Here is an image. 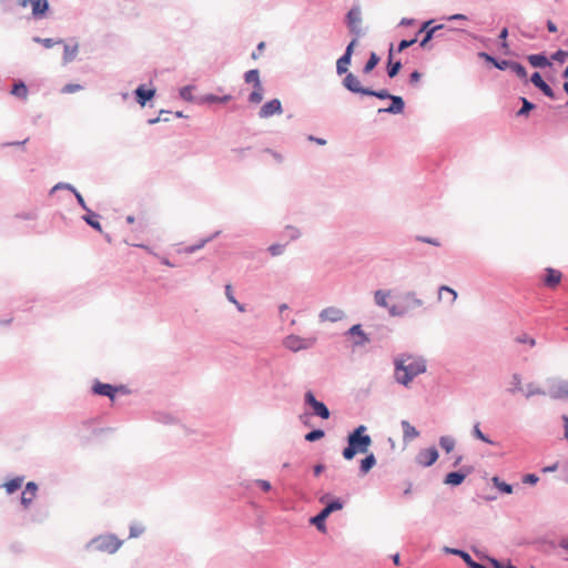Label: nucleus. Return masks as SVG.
Returning a JSON list of instances; mask_svg holds the SVG:
<instances>
[{
  "instance_id": "23",
  "label": "nucleus",
  "mask_w": 568,
  "mask_h": 568,
  "mask_svg": "<svg viewBox=\"0 0 568 568\" xmlns=\"http://www.w3.org/2000/svg\"><path fill=\"white\" fill-rule=\"evenodd\" d=\"M429 26V22H426L424 23L423 28L418 31V34L419 33H423L425 32V37L423 38V40L420 41V47L422 48H426L427 43L430 41V39L433 38L434 33L442 29L443 27L442 26H436L429 30H426L427 27Z\"/></svg>"
},
{
  "instance_id": "21",
  "label": "nucleus",
  "mask_w": 568,
  "mask_h": 568,
  "mask_svg": "<svg viewBox=\"0 0 568 568\" xmlns=\"http://www.w3.org/2000/svg\"><path fill=\"white\" fill-rule=\"evenodd\" d=\"M390 100H392V105L386 109H383L382 111L393 113V114L402 113L404 110L403 99L400 97L393 95V97H390Z\"/></svg>"
},
{
  "instance_id": "16",
  "label": "nucleus",
  "mask_w": 568,
  "mask_h": 568,
  "mask_svg": "<svg viewBox=\"0 0 568 568\" xmlns=\"http://www.w3.org/2000/svg\"><path fill=\"white\" fill-rule=\"evenodd\" d=\"M38 491V487L34 483L30 481L27 484L22 496H21V503L24 507H28L32 500L34 499Z\"/></svg>"
},
{
  "instance_id": "46",
  "label": "nucleus",
  "mask_w": 568,
  "mask_h": 568,
  "mask_svg": "<svg viewBox=\"0 0 568 568\" xmlns=\"http://www.w3.org/2000/svg\"><path fill=\"white\" fill-rule=\"evenodd\" d=\"M34 41L41 43L44 48H48V49L52 48L55 44H60L63 42L62 40L54 41L53 39H50V38H47V39L34 38Z\"/></svg>"
},
{
  "instance_id": "32",
  "label": "nucleus",
  "mask_w": 568,
  "mask_h": 568,
  "mask_svg": "<svg viewBox=\"0 0 568 568\" xmlns=\"http://www.w3.org/2000/svg\"><path fill=\"white\" fill-rule=\"evenodd\" d=\"M376 464V459L373 454H369L361 462V470L363 474H367Z\"/></svg>"
},
{
  "instance_id": "54",
  "label": "nucleus",
  "mask_w": 568,
  "mask_h": 568,
  "mask_svg": "<svg viewBox=\"0 0 568 568\" xmlns=\"http://www.w3.org/2000/svg\"><path fill=\"white\" fill-rule=\"evenodd\" d=\"M366 95H374V97H377L379 99H390V97H393L386 90H381V91H373L372 90V93H366Z\"/></svg>"
},
{
  "instance_id": "31",
  "label": "nucleus",
  "mask_w": 568,
  "mask_h": 568,
  "mask_svg": "<svg viewBox=\"0 0 568 568\" xmlns=\"http://www.w3.org/2000/svg\"><path fill=\"white\" fill-rule=\"evenodd\" d=\"M328 516L329 515L324 509H322V511L317 516H315L311 519V523L314 524L318 530L325 531L324 521Z\"/></svg>"
},
{
  "instance_id": "63",
  "label": "nucleus",
  "mask_w": 568,
  "mask_h": 568,
  "mask_svg": "<svg viewBox=\"0 0 568 568\" xmlns=\"http://www.w3.org/2000/svg\"><path fill=\"white\" fill-rule=\"evenodd\" d=\"M420 77H422V74H420L418 71H414V72L410 74V77H409V81H410V83H413V84L418 83V82H419V80H420Z\"/></svg>"
},
{
  "instance_id": "48",
  "label": "nucleus",
  "mask_w": 568,
  "mask_h": 568,
  "mask_svg": "<svg viewBox=\"0 0 568 568\" xmlns=\"http://www.w3.org/2000/svg\"><path fill=\"white\" fill-rule=\"evenodd\" d=\"M82 90V87L80 84H73V83H69V84H65L62 89H61V92L62 93H65V94H70V93H74V92H78Z\"/></svg>"
},
{
  "instance_id": "44",
  "label": "nucleus",
  "mask_w": 568,
  "mask_h": 568,
  "mask_svg": "<svg viewBox=\"0 0 568 568\" xmlns=\"http://www.w3.org/2000/svg\"><path fill=\"white\" fill-rule=\"evenodd\" d=\"M205 100L207 102H212V103H227L229 101L232 100V97L231 95L217 97V95L210 94L205 98Z\"/></svg>"
},
{
  "instance_id": "26",
  "label": "nucleus",
  "mask_w": 568,
  "mask_h": 568,
  "mask_svg": "<svg viewBox=\"0 0 568 568\" xmlns=\"http://www.w3.org/2000/svg\"><path fill=\"white\" fill-rule=\"evenodd\" d=\"M465 477H466L465 474L453 471V473H449V474L446 475L444 481L447 485L457 486V485H460L464 481Z\"/></svg>"
},
{
  "instance_id": "1",
  "label": "nucleus",
  "mask_w": 568,
  "mask_h": 568,
  "mask_svg": "<svg viewBox=\"0 0 568 568\" xmlns=\"http://www.w3.org/2000/svg\"><path fill=\"white\" fill-rule=\"evenodd\" d=\"M389 292L378 290L374 294L375 303L381 307H387L392 316H403L409 311L423 306V301L419 300L414 292H408L399 297V303L388 306L387 298Z\"/></svg>"
},
{
  "instance_id": "17",
  "label": "nucleus",
  "mask_w": 568,
  "mask_h": 568,
  "mask_svg": "<svg viewBox=\"0 0 568 568\" xmlns=\"http://www.w3.org/2000/svg\"><path fill=\"white\" fill-rule=\"evenodd\" d=\"M530 80L534 83V85H536L538 89H540L544 92L545 95H547L551 99L555 98L552 89L542 80L541 75L538 72H535L531 75Z\"/></svg>"
},
{
  "instance_id": "47",
  "label": "nucleus",
  "mask_w": 568,
  "mask_h": 568,
  "mask_svg": "<svg viewBox=\"0 0 568 568\" xmlns=\"http://www.w3.org/2000/svg\"><path fill=\"white\" fill-rule=\"evenodd\" d=\"M343 508V503L341 500H334L323 508L328 515L335 510H341Z\"/></svg>"
},
{
  "instance_id": "4",
  "label": "nucleus",
  "mask_w": 568,
  "mask_h": 568,
  "mask_svg": "<svg viewBox=\"0 0 568 568\" xmlns=\"http://www.w3.org/2000/svg\"><path fill=\"white\" fill-rule=\"evenodd\" d=\"M316 342V338L315 337H310V338H302L297 335H288L287 337H285L283 344L286 348L293 351V352H298L301 349H306L311 346H313Z\"/></svg>"
},
{
  "instance_id": "55",
  "label": "nucleus",
  "mask_w": 568,
  "mask_h": 568,
  "mask_svg": "<svg viewBox=\"0 0 568 568\" xmlns=\"http://www.w3.org/2000/svg\"><path fill=\"white\" fill-rule=\"evenodd\" d=\"M538 477L535 474H527L523 477V483L535 485L538 481Z\"/></svg>"
},
{
  "instance_id": "56",
  "label": "nucleus",
  "mask_w": 568,
  "mask_h": 568,
  "mask_svg": "<svg viewBox=\"0 0 568 568\" xmlns=\"http://www.w3.org/2000/svg\"><path fill=\"white\" fill-rule=\"evenodd\" d=\"M357 43V38L355 37L347 45L346 50H345V55H348L349 58H352L353 53H354V48Z\"/></svg>"
},
{
  "instance_id": "39",
  "label": "nucleus",
  "mask_w": 568,
  "mask_h": 568,
  "mask_svg": "<svg viewBox=\"0 0 568 568\" xmlns=\"http://www.w3.org/2000/svg\"><path fill=\"white\" fill-rule=\"evenodd\" d=\"M22 478L17 477L6 483L4 487L9 494H12L22 486Z\"/></svg>"
},
{
  "instance_id": "41",
  "label": "nucleus",
  "mask_w": 568,
  "mask_h": 568,
  "mask_svg": "<svg viewBox=\"0 0 568 568\" xmlns=\"http://www.w3.org/2000/svg\"><path fill=\"white\" fill-rule=\"evenodd\" d=\"M225 294H226V297L230 302H232L233 304L236 305V307L239 308V311L243 312L244 311V307L243 305H241L234 297L233 295V291H232V286L230 284H227L225 286Z\"/></svg>"
},
{
  "instance_id": "5",
  "label": "nucleus",
  "mask_w": 568,
  "mask_h": 568,
  "mask_svg": "<svg viewBox=\"0 0 568 568\" xmlns=\"http://www.w3.org/2000/svg\"><path fill=\"white\" fill-rule=\"evenodd\" d=\"M437 459L438 452L435 447L420 449L415 457L416 464L422 467H429L435 464Z\"/></svg>"
},
{
  "instance_id": "24",
  "label": "nucleus",
  "mask_w": 568,
  "mask_h": 568,
  "mask_svg": "<svg viewBox=\"0 0 568 568\" xmlns=\"http://www.w3.org/2000/svg\"><path fill=\"white\" fill-rule=\"evenodd\" d=\"M78 49H79L78 43L65 44L64 45V53H63V62L64 63L71 62L77 57Z\"/></svg>"
},
{
  "instance_id": "8",
  "label": "nucleus",
  "mask_w": 568,
  "mask_h": 568,
  "mask_svg": "<svg viewBox=\"0 0 568 568\" xmlns=\"http://www.w3.org/2000/svg\"><path fill=\"white\" fill-rule=\"evenodd\" d=\"M305 402L308 404L312 408L315 415L320 416L323 419L329 418V410L325 406L324 403L318 402L312 392H307L305 394Z\"/></svg>"
},
{
  "instance_id": "3",
  "label": "nucleus",
  "mask_w": 568,
  "mask_h": 568,
  "mask_svg": "<svg viewBox=\"0 0 568 568\" xmlns=\"http://www.w3.org/2000/svg\"><path fill=\"white\" fill-rule=\"evenodd\" d=\"M366 427L364 425L358 426L353 433L348 435V446L343 450V457L351 460L356 454L367 453L372 445V438L365 434Z\"/></svg>"
},
{
  "instance_id": "11",
  "label": "nucleus",
  "mask_w": 568,
  "mask_h": 568,
  "mask_svg": "<svg viewBox=\"0 0 568 568\" xmlns=\"http://www.w3.org/2000/svg\"><path fill=\"white\" fill-rule=\"evenodd\" d=\"M28 4H30L32 7V14L36 18H42L49 8L48 0H21L20 1V6H22V7H26Z\"/></svg>"
},
{
  "instance_id": "13",
  "label": "nucleus",
  "mask_w": 568,
  "mask_h": 568,
  "mask_svg": "<svg viewBox=\"0 0 568 568\" xmlns=\"http://www.w3.org/2000/svg\"><path fill=\"white\" fill-rule=\"evenodd\" d=\"M344 317V312L337 307H327L320 314L322 321L337 322Z\"/></svg>"
},
{
  "instance_id": "28",
  "label": "nucleus",
  "mask_w": 568,
  "mask_h": 568,
  "mask_svg": "<svg viewBox=\"0 0 568 568\" xmlns=\"http://www.w3.org/2000/svg\"><path fill=\"white\" fill-rule=\"evenodd\" d=\"M11 94L26 100L28 98V88L23 82L14 83L11 90Z\"/></svg>"
},
{
  "instance_id": "58",
  "label": "nucleus",
  "mask_w": 568,
  "mask_h": 568,
  "mask_svg": "<svg viewBox=\"0 0 568 568\" xmlns=\"http://www.w3.org/2000/svg\"><path fill=\"white\" fill-rule=\"evenodd\" d=\"M268 251L272 255H280L283 252V246L278 244L271 245Z\"/></svg>"
},
{
  "instance_id": "60",
  "label": "nucleus",
  "mask_w": 568,
  "mask_h": 568,
  "mask_svg": "<svg viewBox=\"0 0 568 568\" xmlns=\"http://www.w3.org/2000/svg\"><path fill=\"white\" fill-rule=\"evenodd\" d=\"M256 484L264 490L268 491L271 489V484L267 480L258 479L256 480Z\"/></svg>"
},
{
  "instance_id": "37",
  "label": "nucleus",
  "mask_w": 568,
  "mask_h": 568,
  "mask_svg": "<svg viewBox=\"0 0 568 568\" xmlns=\"http://www.w3.org/2000/svg\"><path fill=\"white\" fill-rule=\"evenodd\" d=\"M509 392L516 393V392H524V387L521 385V378L518 374H514L510 382V387L508 388Z\"/></svg>"
},
{
  "instance_id": "7",
  "label": "nucleus",
  "mask_w": 568,
  "mask_h": 568,
  "mask_svg": "<svg viewBox=\"0 0 568 568\" xmlns=\"http://www.w3.org/2000/svg\"><path fill=\"white\" fill-rule=\"evenodd\" d=\"M94 542L98 549L109 554H114L121 547V541L114 536L99 537Z\"/></svg>"
},
{
  "instance_id": "10",
  "label": "nucleus",
  "mask_w": 568,
  "mask_h": 568,
  "mask_svg": "<svg viewBox=\"0 0 568 568\" xmlns=\"http://www.w3.org/2000/svg\"><path fill=\"white\" fill-rule=\"evenodd\" d=\"M343 84L347 90L354 93H361L364 95H366V93H372V90L365 89L361 85L359 79L353 73H347L343 81Z\"/></svg>"
},
{
  "instance_id": "38",
  "label": "nucleus",
  "mask_w": 568,
  "mask_h": 568,
  "mask_svg": "<svg viewBox=\"0 0 568 568\" xmlns=\"http://www.w3.org/2000/svg\"><path fill=\"white\" fill-rule=\"evenodd\" d=\"M491 481L494 483L495 487L498 488L500 491H503L505 494H511L513 493L511 485L501 481L498 477H496V476L493 477Z\"/></svg>"
},
{
  "instance_id": "19",
  "label": "nucleus",
  "mask_w": 568,
  "mask_h": 568,
  "mask_svg": "<svg viewBox=\"0 0 568 568\" xmlns=\"http://www.w3.org/2000/svg\"><path fill=\"white\" fill-rule=\"evenodd\" d=\"M403 439L404 442H410L419 436V432L409 424L407 420H402Z\"/></svg>"
},
{
  "instance_id": "50",
  "label": "nucleus",
  "mask_w": 568,
  "mask_h": 568,
  "mask_svg": "<svg viewBox=\"0 0 568 568\" xmlns=\"http://www.w3.org/2000/svg\"><path fill=\"white\" fill-rule=\"evenodd\" d=\"M555 61L564 63L568 59V52L559 50L551 57Z\"/></svg>"
},
{
  "instance_id": "61",
  "label": "nucleus",
  "mask_w": 568,
  "mask_h": 568,
  "mask_svg": "<svg viewBox=\"0 0 568 568\" xmlns=\"http://www.w3.org/2000/svg\"><path fill=\"white\" fill-rule=\"evenodd\" d=\"M507 37H508V30L506 28H504L499 34V38L500 40L503 41V47L504 48H508V43H507Z\"/></svg>"
},
{
  "instance_id": "45",
  "label": "nucleus",
  "mask_w": 568,
  "mask_h": 568,
  "mask_svg": "<svg viewBox=\"0 0 568 568\" xmlns=\"http://www.w3.org/2000/svg\"><path fill=\"white\" fill-rule=\"evenodd\" d=\"M324 435H325V434H324V430H322V429H315V430H312V432L307 433V434L305 435V439H306L307 442H315V440H317V439L323 438V437H324Z\"/></svg>"
},
{
  "instance_id": "36",
  "label": "nucleus",
  "mask_w": 568,
  "mask_h": 568,
  "mask_svg": "<svg viewBox=\"0 0 568 568\" xmlns=\"http://www.w3.org/2000/svg\"><path fill=\"white\" fill-rule=\"evenodd\" d=\"M452 552L459 555L470 568H485L483 565L473 561L471 557L462 550H452Z\"/></svg>"
},
{
  "instance_id": "64",
  "label": "nucleus",
  "mask_w": 568,
  "mask_h": 568,
  "mask_svg": "<svg viewBox=\"0 0 568 568\" xmlns=\"http://www.w3.org/2000/svg\"><path fill=\"white\" fill-rule=\"evenodd\" d=\"M491 564L494 565L495 568H516L515 566H513L511 564H508L506 567L503 566L499 561H497L496 559H493L491 560Z\"/></svg>"
},
{
  "instance_id": "59",
  "label": "nucleus",
  "mask_w": 568,
  "mask_h": 568,
  "mask_svg": "<svg viewBox=\"0 0 568 568\" xmlns=\"http://www.w3.org/2000/svg\"><path fill=\"white\" fill-rule=\"evenodd\" d=\"M204 243L205 242H202L201 244H197V245H192V246H187L183 250L184 253H194L196 250H200L204 246Z\"/></svg>"
},
{
  "instance_id": "51",
  "label": "nucleus",
  "mask_w": 568,
  "mask_h": 568,
  "mask_svg": "<svg viewBox=\"0 0 568 568\" xmlns=\"http://www.w3.org/2000/svg\"><path fill=\"white\" fill-rule=\"evenodd\" d=\"M193 87H183L180 91V95L187 101H191Z\"/></svg>"
},
{
  "instance_id": "25",
  "label": "nucleus",
  "mask_w": 568,
  "mask_h": 568,
  "mask_svg": "<svg viewBox=\"0 0 568 568\" xmlns=\"http://www.w3.org/2000/svg\"><path fill=\"white\" fill-rule=\"evenodd\" d=\"M263 92H264L263 84L253 87V91L248 95V102L253 103V104L261 103L263 100Z\"/></svg>"
},
{
  "instance_id": "27",
  "label": "nucleus",
  "mask_w": 568,
  "mask_h": 568,
  "mask_svg": "<svg viewBox=\"0 0 568 568\" xmlns=\"http://www.w3.org/2000/svg\"><path fill=\"white\" fill-rule=\"evenodd\" d=\"M528 61L535 68H545L549 65L548 59L542 54H531L528 57Z\"/></svg>"
},
{
  "instance_id": "15",
  "label": "nucleus",
  "mask_w": 568,
  "mask_h": 568,
  "mask_svg": "<svg viewBox=\"0 0 568 568\" xmlns=\"http://www.w3.org/2000/svg\"><path fill=\"white\" fill-rule=\"evenodd\" d=\"M155 94L154 89H146L144 85L138 87L135 90L136 101L141 106H144Z\"/></svg>"
},
{
  "instance_id": "62",
  "label": "nucleus",
  "mask_w": 568,
  "mask_h": 568,
  "mask_svg": "<svg viewBox=\"0 0 568 568\" xmlns=\"http://www.w3.org/2000/svg\"><path fill=\"white\" fill-rule=\"evenodd\" d=\"M518 343H528L530 346H534L535 345V339L534 338H530L528 337L527 335H524L521 337H518L516 339Z\"/></svg>"
},
{
  "instance_id": "40",
  "label": "nucleus",
  "mask_w": 568,
  "mask_h": 568,
  "mask_svg": "<svg viewBox=\"0 0 568 568\" xmlns=\"http://www.w3.org/2000/svg\"><path fill=\"white\" fill-rule=\"evenodd\" d=\"M509 69L520 79H526L527 71L524 65L518 62H511Z\"/></svg>"
},
{
  "instance_id": "34",
  "label": "nucleus",
  "mask_w": 568,
  "mask_h": 568,
  "mask_svg": "<svg viewBox=\"0 0 568 568\" xmlns=\"http://www.w3.org/2000/svg\"><path fill=\"white\" fill-rule=\"evenodd\" d=\"M527 398L534 396V395H545L546 393L538 387L536 384L530 383L526 386V388L523 392Z\"/></svg>"
},
{
  "instance_id": "52",
  "label": "nucleus",
  "mask_w": 568,
  "mask_h": 568,
  "mask_svg": "<svg viewBox=\"0 0 568 568\" xmlns=\"http://www.w3.org/2000/svg\"><path fill=\"white\" fill-rule=\"evenodd\" d=\"M417 42V38H414L412 40H402L398 44V49L397 51L398 52H402L403 50L409 48L410 45H413L414 43Z\"/></svg>"
},
{
  "instance_id": "43",
  "label": "nucleus",
  "mask_w": 568,
  "mask_h": 568,
  "mask_svg": "<svg viewBox=\"0 0 568 568\" xmlns=\"http://www.w3.org/2000/svg\"><path fill=\"white\" fill-rule=\"evenodd\" d=\"M521 101H523V106L517 113L519 116L528 114V112L535 108V104L531 103L530 101H528L526 98H521Z\"/></svg>"
},
{
  "instance_id": "42",
  "label": "nucleus",
  "mask_w": 568,
  "mask_h": 568,
  "mask_svg": "<svg viewBox=\"0 0 568 568\" xmlns=\"http://www.w3.org/2000/svg\"><path fill=\"white\" fill-rule=\"evenodd\" d=\"M554 398H568V385H561L551 393Z\"/></svg>"
},
{
  "instance_id": "22",
  "label": "nucleus",
  "mask_w": 568,
  "mask_h": 568,
  "mask_svg": "<svg viewBox=\"0 0 568 568\" xmlns=\"http://www.w3.org/2000/svg\"><path fill=\"white\" fill-rule=\"evenodd\" d=\"M393 44L390 45L389 52H388V68L387 73L389 78H394L398 74L402 63L399 61L393 62Z\"/></svg>"
},
{
  "instance_id": "20",
  "label": "nucleus",
  "mask_w": 568,
  "mask_h": 568,
  "mask_svg": "<svg viewBox=\"0 0 568 568\" xmlns=\"http://www.w3.org/2000/svg\"><path fill=\"white\" fill-rule=\"evenodd\" d=\"M347 334H349L351 336H356L357 338L354 341V345H363L365 344L366 342H368V338L367 336L365 335V333L363 332L362 329V326L359 324H356V325H353Z\"/></svg>"
},
{
  "instance_id": "14",
  "label": "nucleus",
  "mask_w": 568,
  "mask_h": 568,
  "mask_svg": "<svg viewBox=\"0 0 568 568\" xmlns=\"http://www.w3.org/2000/svg\"><path fill=\"white\" fill-rule=\"evenodd\" d=\"M93 392L97 395L108 396L109 398L114 399V396H115V393L118 392V388L113 387L110 384H104V383L97 382L93 385Z\"/></svg>"
},
{
  "instance_id": "30",
  "label": "nucleus",
  "mask_w": 568,
  "mask_h": 568,
  "mask_svg": "<svg viewBox=\"0 0 568 568\" xmlns=\"http://www.w3.org/2000/svg\"><path fill=\"white\" fill-rule=\"evenodd\" d=\"M244 79L247 84H252L253 87L262 84L260 72L256 69L247 71L244 75Z\"/></svg>"
},
{
  "instance_id": "35",
  "label": "nucleus",
  "mask_w": 568,
  "mask_h": 568,
  "mask_svg": "<svg viewBox=\"0 0 568 568\" xmlns=\"http://www.w3.org/2000/svg\"><path fill=\"white\" fill-rule=\"evenodd\" d=\"M439 445L446 453H450L455 447V439L449 436H442Z\"/></svg>"
},
{
  "instance_id": "2",
  "label": "nucleus",
  "mask_w": 568,
  "mask_h": 568,
  "mask_svg": "<svg viewBox=\"0 0 568 568\" xmlns=\"http://www.w3.org/2000/svg\"><path fill=\"white\" fill-rule=\"evenodd\" d=\"M425 371V362L418 357L407 356L395 362V378L403 385H408L415 376Z\"/></svg>"
},
{
  "instance_id": "49",
  "label": "nucleus",
  "mask_w": 568,
  "mask_h": 568,
  "mask_svg": "<svg viewBox=\"0 0 568 568\" xmlns=\"http://www.w3.org/2000/svg\"><path fill=\"white\" fill-rule=\"evenodd\" d=\"M84 220L87 221L88 224H90L93 229L98 230V231H102V227H101V224L99 223V221H97L95 219V215H91V216H85Z\"/></svg>"
},
{
  "instance_id": "12",
  "label": "nucleus",
  "mask_w": 568,
  "mask_h": 568,
  "mask_svg": "<svg viewBox=\"0 0 568 568\" xmlns=\"http://www.w3.org/2000/svg\"><path fill=\"white\" fill-rule=\"evenodd\" d=\"M562 274L560 271L547 267L545 270V276L542 278L544 284L549 288L557 287L561 282Z\"/></svg>"
},
{
  "instance_id": "53",
  "label": "nucleus",
  "mask_w": 568,
  "mask_h": 568,
  "mask_svg": "<svg viewBox=\"0 0 568 568\" xmlns=\"http://www.w3.org/2000/svg\"><path fill=\"white\" fill-rule=\"evenodd\" d=\"M474 435H475L476 438L480 439L481 442L491 444V442L481 433V430L479 429L478 424L475 425V427H474Z\"/></svg>"
},
{
  "instance_id": "33",
  "label": "nucleus",
  "mask_w": 568,
  "mask_h": 568,
  "mask_svg": "<svg viewBox=\"0 0 568 568\" xmlns=\"http://www.w3.org/2000/svg\"><path fill=\"white\" fill-rule=\"evenodd\" d=\"M378 62H379L378 55L375 52H372L368 61L364 65V69H363L364 73H366V74L371 73L375 69V67L378 64Z\"/></svg>"
},
{
  "instance_id": "57",
  "label": "nucleus",
  "mask_w": 568,
  "mask_h": 568,
  "mask_svg": "<svg viewBox=\"0 0 568 568\" xmlns=\"http://www.w3.org/2000/svg\"><path fill=\"white\" fill-rule=\"evenodd\" d=\"M511 62L513 61H508V60L497 61V62H495V67L500 70H506V69H509Z\"/></svg>"
},
{
  "instance_id": "29",
  "label": "nucleus",
  "mask_w": 568,
  "mask_h": 568,
  "mask_svg": "<svg viewBox=\"0 0 568 568\" xmlns=\"http://www.w3.org/2000/svg\"><path fill=\"white\" fill-rule=\"evenodd\" d=\"M352 58L343 54L336 62V71L338 74H344L347 72L348 67L351 64Z\"/></svg>"
},
{
  "instance_id": "18",
  "label": "nucleus",
  "mask_w": 568,
  "mask_h": 568,
  "mask_svg": "<svg viewBox=\"0 0 568 568\" xmlns=\"http://www.w3.org/2000/svg\"><path fill=\"white\" fill-rule=\"evenodd\" d=\"M457 298V293L449 286L443 285L438 290V300L447 301L449 304H454Z\"/></svg>"
},
{
  "instance_id": "9",
  "label": "nucleus",
  "mask_w": 568,
  "mask_h": 568,
  "mask_svg": "<svg viewBox=\"0 0 568 568\" xmlns=\"http://www.w3.org/2000/svg\"><path fill=\"white\" fill-rule=\"evenodd\" d=\"M283 112L282 103L278 99H273L264 103L258 112L260 118L267 119L274 114H281Z\"/></svg>"
},
{
  "instance_id": "6",
  "label": "nucleus",
  "mask_w": 568,
  "mask_h": 568,
  "mask_svg": "<svg viewBox=\"0 0 568 568\" xmlns=\"http://www.w3.org/2000/svg\"><path fill=\"white\" fill-rule=\"evenodd\" d=\"M347 26L351 32L358 38L362 34V12L359 8H352L346 17Z\"/></svg>"
}]
</instances>
